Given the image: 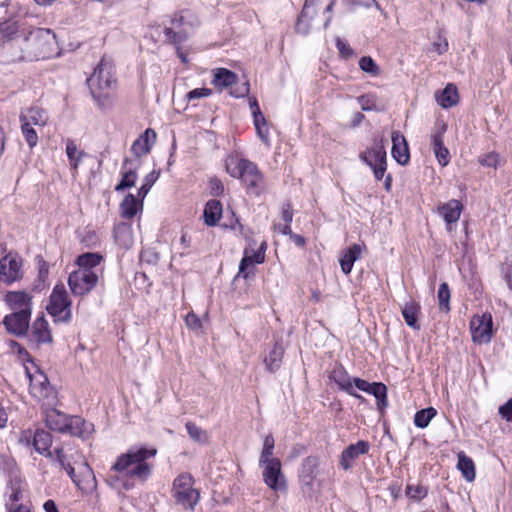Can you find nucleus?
Returning a JSON list of instances; mask_svg holds the SVG:
<instances>
[{
	"instance_id": "c03bdc74",
	"label": "nucleus",
	"mask_w": 512,
	"mask_h": 512,
	"mask_svg": "<svg viewBox=\"0 0 512 512\" xmlns=\"http://www.w3.org/2000/svg\"><path fill=\"white\" fill-rule=\"evenodd\" d=\"M159 176H160L159 170H153L150 173H148L145 176L143 183L138 190V197L144 199L147 196V194L149 193L152 186L158 180Z\"/></svg>"
},
{
	"instance_id": "39448f33",
	"label": "nucleus",
	"mask_w": 512,
	"mask_h": 512,
	"mask_svg": "<svg viewBox=\"0 0 512 512\" xmlns=\"http://www.w3.org/2000/svg\"><path fill=\"white\" fill-rule=\"evenodd\" d=\"M226 170L233 178L241 179L249 193L259 196L265 190L263 175L255 163L238 157L226 160Z\"/></svg>"
},
{
	"instance_id": "aec40b11",
	"label": "nucleus",
	"mask_w": 512,
	"mask_h": 512,
	"mask_svg": "<svg viewBox=\"0 0 512 512\" xmlns=\"http://www.w3.org/2000/svg\"><path fill=\"white\" fill-rule=\"evenodd\" d=\"M11 310L31 314L32 296L25 291H10L4 298Z\"/></svg>"
},
{
	"instance_id": "338daca9",
	"label": "nucleus",
	"mask_w": 512,
	"mask_h": 512,
	"mask_svg": "<svg viewBox=\"0 0 512 512\" xmlns=\"http://www.w3.org/2000/svg\"><path fill=\"white\" fill-rule=\"evenodd\" d=\"M210 184L213 194L220 195L223 193L224 187L218 179L211 180Z\"/></svg>"
},
{
	"instance_id": "c9c22d12",
	"label": "nucleus",
	"mask_w": 512,
	"mask_h": 512,
	"mask_svg": "<svg viewBox=\"0 0 512 512\" xmlns=\"http://www.w3.org/2000/svg\"><path fill=\"white\" fill-rule=\"evenodd\" d=\"M115 241L124 248H129L133 244L132 228L127 223H119L114 228Z\"/></svg>"
},
{
	"instance_id": "5701e85b",
	"label": "nucleus",
	"mask_w": 512,
	"mask_h": 512,
	"mask_svg": "<svg viewBox=\"0 0 512 512\" xmlns=\"http://www.w3.org/2000/svg\"><path fill=\"white\" fill-rule=\"evenodd\" d=\"M369 447V443L363 440L349 445L341 454L340 464L342 468L344 470L350 469L354 460H356L360 455L368 453Z\"/></svg>"
},
{
	"instance_id": "09e8293b",
	"label": "nucleus",
	"mask_w": 512,
	"mask_h": 512,
	"mask_svg": "<svg viewBox=\"0 0 512 512\" xmlns=\"http://www.w3.org/2000/svg\"><path fill=\"white\" fill-rule=\"evenodd\" d=\"M359 67L362 71L370 74L371 76H377L380 73L379 66L369 56H364L360 58Z\"/></svg>"
},
{
	"instance_id": "0eeeda50",
	"label": "nucleus",
	"mask_w": 512,
	"mask_h": 512,
	"mask_svg": "<svg viewBox=\"0 0 512 512\" xmlns=\"http://www.w3.org/2000/svg\"><path fill=\"white\" fill-rule=\"evenodd\" d=\"M56 461L63 468L73 483L83 494H93L97 490V480L87 462H82L76 469L67 461L62 450H55Z\"/></svg>"
},
{
	"instance_id": "052dcab7",
	"label": "nucleus",
	"mask_w": 512,
	"mask_h": 512,
	"mask_svg": "<svg viewBox=\"0 0 512 512\" xmlns=\"http://www.w3.org/2000/svg\"><path fill=\"white\" fill-rule=\"evenodd\" d=\"M352 383H353V388L356 387L357 389L364 391L366 393H368V390L371 385V383L367 382L366 380L360 379V378H353Z\"/></svg>"
},
{
	"instance_id": "774afa93",
	"label": "nucleus",
	"mask_w": 512,
	"mask_h": 512,
	"mask_svg": "<svg viewBox=\"0 0 512 512\" xmlns=\"http://www.w3.org/2000/svg\"><path fill=\"white\" fill-rule=\"evenodd\" d=\"M8 512H30V508L26 504H20L17 507L7 508Z\"/></svg>"
},
{
	"instance_id": "4468645a",
	"label": "nucleus",
	"mask_w": 512,
	"mask_h": 512,
	"mask_svg": "<svg viewBox=\"0 0 512 512\" xmlns=\"http://www.w3.org/2000/svg\"><path fill=\"white\" fill-rule=\"evenodd\" d=\"M19 443L27 447L32 445L38 453L52 457V452L50 451L52 437L49 432L43 429H36L35 431L31 429L23 430L19 436Z\"/></svg>"
},
{
	"instance_id": "864d4df0",
	"label": "nucleus",
	"mask_w": 512,
	"mask_h": 512,
	"mask_svg": "<svg viewBox=\"0 0 512 512\" xmlns=\"http://www.w3.org/2000/svg\"><path fill=\"white\" fill-rule=\"evenodd\" d=\"M255 129H256L257 136L260 138V140L267 147H270L271 141H270V132H269L268 124L256 126Z\"/></svg>"
},
{
	"instance_id": "a878e982",
	"label": "nucleus",
	"mask_w": 512,
	"mask_h": 512,
	"mask_svg": "<svg viewBox=\"0 0 512 512\" xmlns=\"http://www.w3.org/2000/svg\"><path fill=\"white\" fill-rule=\"evenodd\" d=\"M142 198L128 193L120 203L119 210L122 218L131 219L143 210Z\"/></svg>"
},
{
	"instance_id": "473e14b6",
	"label": "nucleus",
	"mask_w": 512,
	"mask_h": 512,
	"mask_svg": "<svg viewBox=\"0 0 512 512\" xmlns=\"http://www.w3.org/2000/svg\"><path fill=\"white\" fill-rule=\"evenodd\" d=\"M222 204L220 201L212 199L209 200L204 208L203 216L204 222L208 226H215L222 217Z\"/></svg>"
},
{
	"instance_id": "e433bc0d",
	"label": "nucleus",
	"mask_w": 512,
	"mask_h": 512,
	"mask_svg": "<svg viewBox=\"0 0 512 512\" xmlns=\"http://www.w3.org/2000/svg\"><path fill=\"white\" fill-rule=\"evenodd\" d=\"M437 103L443 108H450L458 103V91L456 86L448 84L436 98Z\"/></svg>"
},
{
	"instance_id": "dca6fc26",
	"label": "nucleus",
	"mask_w": 512,
	"mask_h": 512,
	"mask_svg": "<svg viewBox=\"0 0 512 512\" xmlns=\"http://www.w3.org/2000/svg\"><path fill=\"white\" fill-rule=\"evenodd\" d=\"M463 209V204L456 199H451L437 206V213L444 220L447 232L452 233L455 230Z\"/></svg>"
},
{
	"instance_id": "7ed1b4c3",
	"label": "nucleus",
	"mask_w": 512,
	"mask_h": 512,
	"mask_svg": "<svg viewBox=\"0 0 512 512\" xmlns=\"http://www.w3.org/2000/svg\"><path fill=\"white\" fill-rule=\"evenodd\" d=\"M103 261L104 257L95 252H86L76 258L78 269L68 277V285L73 295H87L96 287L104 275Z\"/></svg>"
},
{
	"instance_id": "0e129e2a",
	"label": "nucleus",
	"mask_w": 512,
	"mask_h": 512,
	"mask_svg": "<svg viewBox=\"0 0 512 512\" xmlns=\"http://www.w3.org/2000/svg\"><path fill=\"white\" fill-rule=\"evenodd\" d=\"M336 45L340 53L344 56H350L352 54V50L349 48V46L342 41L341 39L337 38Z\"/></svg>"
},
{
	"instance_id": "49530a36",
	"label": "nucleus",
	"mask_w": 512,
	"mask_h": 512,
	"mask_svg": "<svg viewBox=\"0 0 512 512\" xmlns=\"http://www.w3.org/2000/svg\"><path fill=\"white\" fill-rule=\"evenodd\" d=\"M22 135L30 149L38 144V134L36 128L30 127L27 123H21Z\"/></svg>"
},
{
	"instance_id": "9b49d317",
	"label": "nucleus",
	"mask_w": 512,
	"mask_h": 512,
	"mask_svg": "<svg viewBox=\"0 0 512 512\" xmlns=\"http://www.w3.org/2000/svg\"><path fill=\"white\" fill-rule=\"evenodd\" d=\"M27 374L30 379V393L42 402V407L57 405V392L49 385L46 375L38 371L35 374L27 371Z\"/></svg>"
},
{
	"instance_id": "b1692460",
	"label": "nucleus",
	"mask_w": 512,
	"mask_h": 512,
	"mask_svg": "<svg viewBox=\"0 0 512 512\" xmlns=\"http://www.w3.org/2000/svg\"><path fill=\"white\" fill-rule=\"evenodd\" d=\"M156 140V132L150 128L141 134L132 144L131 151L134 154V159H139L150 152Z\"/></svg>"
},
{
	"instance_id": "603ef678",
	"label": "nucleus",
	"mask_w": 512,
	"mask_h": 512,
	"mask_svg": "<svg viewBox=\"0 0 512 512\" xmlns=\"http://www.w3.org/2000/svg\"><path fill=\"white\" fill-rule=\"evenodd\" d=\"M448 50V42L445 38L439 36L432 44L429 49L430 52H434L438 55L445 53Z\"/></svg>"
},
{
	"instance_id": "f257e3e1",
	"label": "nucleus",
	"mask_w": 512,
	"mask_h": 512,
	"mask_svg": "<svg viewBox=\"0 0 512 512\" xmlns=\"http://www.w3.org/2000/svg\"><path fill=\"white\" fill-rule=\"evenodd\" d=\"M157 450L153 447H131L120 454L106 475V483L116 490H130L137 483L148 480L152 474L154 458Z\"/></svg>"
},
{
	"instance_id": "423d86ee",
	"label": "nucleus",
	"mask_w": 512,
	"mask_h": 512,
	"mask_svg": "<svg viewBox=\"0 0 512 512\" xmlns=\"http://www.w3.org/2000/svg\"><path fill=\"white\" fill-rule=\"evenodd\" d=\"M56 405L43 406V413L46 425L49 429L61 433H69L82 437L91 424L86 423L82 418L69 417L55 408Z\"/></svg>"
},
{
	"instance_id": "a211bd4d",
	"label": "nucleus",
	"mask_w": 512,
	"mask_h": 512,
	"mask_svg": "<svg viewBox=\"0 0 512 512\" xmlns=\"http://www.w3.org/2000/svg\"><path fill=\"white\" fill-rule=\"evenodd\" d=\"M141 166V160L139 159H125L121 168V181L116 185L115 190L117 192L122 191L126 188H131L135 185L138 178V170Z\"/></svg>"
},
{
	"instance_id": "5fc2aeb1",
	"label": "nucleus",
	"mask_w": 512,
	"mask_h": 512,
	"mask_svg": "<svg viewBox=\"0 0 512 512\" xmlns=\"http://www.w3.org/2000/svg\"><path fill=\"white\" fill-rule=\"evenodd\" d=\"M499 414L503 419L512 422V399L499 407Z\"/></svg>"
},
{
	"instance_id": "e2e57ef3",
	"label": "nucleus",
	"mask_w": 512,
	"mask_h": 512,
	"mask_svg": "<svg viewBox=\"0 0 512 512\" xmlns=\"http://www.w3.org/2000/svg\"><path fill=\"white\" fill-rule=\"evenodd\" d=\"M39 276L42 280H45L49 273V265L43 259L38 261Z\"/></svg>"
},
{
	"instance_id": "f8f14e48",
	"label": "nucleus",
	"mask_w": 512,
	"mask_h": 512,
	"mask_svg": "<svg viewBox=\"0 0 512 512\" xmlns=\"http://www.w3.org/2000/svg\"><path fill=\"white\" fill-rule=\"evenodd\" d=\"M254 246L255 242L253 240H249L244 249L243 258L239 264L237 277L248 279L250 274H253L254 265L261 264L265 261L266 243L262 242L257 250L254 249Z\"/></svg>"
},
{
	"instance_id": "a19ab883",
	"label": "nucleus",
	"mask_w": 512,
	"mask_h": 512,
	"mask_svg": "<svg viewBox=\"0 0 512 512\" xmlns=\"http://www.w3.org/2000/svg\"><path fill=\"white\" fill-rule=\"evenodd\" d=\"M437 298L439 302V309L444 313H448L450 311V298L451 293L447 283H442L439 286Z\"/></svg>"
},
{
	"instance_id": "bb28decb",
	"label": "nucleus",
	"mask_w": 512,
	"mask_h": 512,
	"mask_svg": "<svg viewBox=\"0 0 512 512\" xmlns=\"http://www.w3.org/2000/svg\"><path fill=\"white\" fill-rule=\"evenodd\" d=\"M365 245L353 244L345 249L339 259L341 270L344 274L348 275L354 265V262L361 257Z\"/></svg>"
},
{
	"instance_id": "6e6d98bb",
	"label": "nucleus",
	"mask_w": 512,
	"mask_h": 512,
	"mask_svg": "<svg viewBox=\"0 0 512 512\" xmlns=\"http://www.w3.org/2000/svg\"><path fill=\"white\" fill-rule=\"evenodd\" d=\"M274 449L262 448V452L259 458V465L270 463V461L279 460L276 457H273Z\"/></svg>"
},
{
	"instance_id": "680f3d73",
	"label": "nucleus",
	"mask_w": 512,
	"mask_h": 512,
	"mask_svg": "<svg viewBox=\"0 0 512 512\" xmlns=\"http://www.w3.org/2000/svg\"><path fill=\"white\" fill-rule=\"evenodd\" d=\"M274 229H275V231H277L283 235H291L292 234L291 226L288 223H284V222L276 223V224H274Z\"/></svg>"
},
{
	"instance_id": "37998d69",
	"label": "nucleus",
	"mask_w": 512,
	"mask_h": 512,
	"mask_svg": "<svg viewBox=\"0 0 512 512\" xmlns=\"http://www.w3.org/2000/svg\"><path fill=\"white\" fill-rule=\"evenodd\" d=\"M435 415L436 410L432 407L422 409L416 412L414 423L419 428H426Z\"/></svg>"
},
{
	"instance_id": "4be33fe9",
	"label": "nucleus",
	"mask_w": 512,
	"mask_h": 512,
	"mask_svg": "<svg viewBox=\"0 0 512 512\" xmlns=\"http://www.w3.org/2000/svg\"><path fill=\"white\" fill-rule=\"evenodd\" d=\"M20 123H27L30 127L43 128L49 120L47 112L39 107L23 109L19 116Z\"/></svg>"
},
{
	"instance_id": "c756f323",
	"label": "nucleus",
	"mask_w": 512,
	"mask_h": 512,
	"mask_svg": "<svg viewBox=\"0 0 512 512\" xmlns=\"http://www.w3.org/2000/svg\"><path fill=\"white\" fill-rule=\"evenodd\" d=\"M238 81V76L226 68L213 70L212 84L220 91L233 86Z\"/></svg>"
},
{
	"instance_id": "1a4fd4ad",
	"label": "nucleus",
	"mask_w": 512,
	"mask_h": 512,
	"mask_svg": "<svg viewBox=\"0 0 512 512\" xmlns=\"http://www.w3.org/2000/svg\"><path fill=\"white\" fill-rule=\"evenodd\" d=\"M47 312L55 322H68L71 318V301L63 284H57L49 297Z\"/></svg>"
},
{
	"instance_id": "ddd939ff",
	"label": "nucleus",
	"mask_w": 512,
	"mask_h": 512,
	"mask_svg": "<svg viewBox=\"0 0 512 512\" xmlns=\"http://www.w3.org/2000/svg\"><path fill=\"white\" fill-rule=\"evenodd\" d=\"M22 257L16 252H9L0 259V282L11 285L23 277Z\"/></svg>"
},
{
	"instance_id": "72a5a7b5",
	"label": "nucleus",
	"mask_w": 512,
	"mask_h": 512,
	"mask_svg": "<svg viewBox=\"0 0 512 512\" xmlns=\"http://www.w3.org/2000/svg\"><path fill=\"white\" fill-rule=\"evenodd\" d=\"M32 334L39 343H50L52 341V334L49 329L48 321L42 315L33 323Z\"/></svg>"
},
{
	"instance_id": "de8ad7c7",
	"label": "nucleus",
	"mask_w": 512,
	"mask_h": 512,
	"mask_svg": "<svg viewBox=\"0 0 512 512\" xmlns=\"http://www.w3.org/2000/svg\"><path fill=\"white\" fill-rule=\"evenodd\" d=\"M405 492L406 496L414 501H420L427 496V489L421 484H408Z\"/></svg>"
},
{
	"instance_id": "13d9d810",
	"label": "nucleus",
	"mask_w": 512,
	"mask_h": 512,
	"mask_svg": "<svg viewBox=\"0 0 512 512\" xmlns=\"http://www.w3.org/2000/svg\"><path fill=\"white\" fill-rule=\"evenodd\" d=\"M11 348L13 349L14 352H16L18 354L20 360L26 361L29 359V354H28L27 350L25 348H23L17 342H12Z\"/></svg>"
},
{
	"instance_id": "7c9ffc66",
	"label": "nucleus",
	"mask_w": 512,
	"mask_h": 512,
	"mask_svg": "<svg viewBox=\"0 0 512 512\" xmlns=\"http://www.w3.org/2000/svg\"><path fill=\"white\" fill-rule=\"evenodd\" d=\"M24 483L19 478H14L9 482L6 490V508L12 506L17 507L21 503L19 501L23 498Z\"/></svg>"
},
{
	"instance_id": "c85d7f7f",
	"label": "nucleus",
	"mask_w": 512,
	"mask_h": 512,
	"mask_svg": "<svg viewBox=\"0 0 512 512\" xmlns=\"http://www.w3.org/2000/svg\"><path fill=\"white\" fill-rule=\"evenodd\" d=\"M314 0H306L300 17L296 23V31L299 34L306 35L310 32L311 21L316 14Z\"/></svg>"
},
{
	"instance_id": "f3484780",
	"label": "nucleus",
	"mask_w": 512,
	"mask_h": 512,
	"mask_svg": "<svg viewBox=\"0 0 512 512\" xmlns=\"http://www.w3.org/2000/svg\"><path fill=\"white\" fill-rule=\"evenodd\" d=\"M263 468L262 476L264 483L274 491L284 490L286 481L282 473L281 461H270V463L260 465Z\"/></svg>"
},
{
	"instance_id": "58836bf2",
	"label": "nucleus",
	"mask_w": 512,
	"mask_h": 512,
	"mask_svg": "<svg viewBox=\"0 0 512 512\" xmlns=\"http://www.w3.org/2000/svg\"><path fill=\"white\" fill-rule=\"evenodd\" d=\"M66 155L69 159L71 169L77 170L80 162L82 161L83 156L85 153L78 149L76 143L68 139L66 141Z\"/></svg>"
},
{
	"instance_id": "f03ea898",
	"label": "nucleus",
	"mask_w": 512,
	"mask_h": 512,
	"mask_svg": "<svg viewBox=\"0 0 512 512\" xmlns=\"http://www.w3.org/2000/svg\"><path fill=\"white\" fill-rule=\"evenodd\" d=\"M11 47H20L19 60H39L58 55V43L55 34L49 29L36 28L28 33L17 34L10 43Z\"/></svg>"
},
{
	"instance_id": "6e6552de",
	"label": "nucleus",
	"mask_w": 512,
	"mask_h": 512,
	"mask_svg": "<svg viewBox=\"0 0 512 512\" xmlns=\"http://www.w3.org/2000/svg\"><path fill=\"white\" fill-rule=\"evenodd\" d=\"M193 485L194 479L189 473H181L173 482V497L185 509H193L199 501V491Z\"/></svg>"
},
{
	"instance_id": "4c0bfd02",
	"label": "nucleus",
	"mask_w": 512,
	"mask_h": 512,
	"mask_svg": "<svg viewBox=\"0 0 512 512\" xmlns=\"http://www.w3.org/2000/svg\"><path fill=\"white\" fill-rule=\"evenodd\" d=\"M283 354V347L279 344H275L264 359V363L269 371L275 372L280 368Z\"/></svg>"
},
{
	"instance_id": "2eb2a0df",
	"label": "nucleus",
	"mask_w": 512,
	"mask_h": 512,
	"mask_svg": "<svg viewBox=\"0 0 512 512\" xmlns=\"http://www.w3.org/2000/svg\"><path fill=\"white\" fill-rule=\"evenodd\" d=\"M492 316L488 313L475 315L470 321V331L473 342L489 343L492 338Z\"/></svg>"
},
{
	"instance_id": "69168bd1",
	"label": "nucleus",
	"mask_w": 512,
	"mask_h": 512,
	"mask_svg": "<svg viewBox=\"0 0 512 512\" xmlns=\"http://www.w3.org/2000/svg\"><path fill=\"white\" fill-rule=\"evenodd\" d=\"M8 412L4 408V406L0 403V429H5L8 423Z\"/></svg>"
},
{
	"instance_id": "6ab92c4d",
	"label": "nucleus",
	"mask_w": 512,
	"mask_h": 512,
	"mask_svg": "<svg viewBox=\"0 0 512 512\" xmlns=\"http://www.w3.org/2000/svg\"><path fill=\"white\" fill-rule=\"evenodd\" d=\"M446 126L441 124L437 127L436 131L431 135V145L438 163L444 167L450 162L449 150L444 145V134Z\"/></svg>"
},
{
	"instance_id": "412c9836",
	"label": "nucleus",
	"mask_w": 512,
	"mask_h": 512,
	"mask_svg": "<svg viewBox=\"0 0 512 512\" xmlns=\"http://www.w3.org/2000/svg\"><path fill=\"white\" fill-rule=\"evenodd\" d=\"M31 314L13 312L4 317L6 329L15 335H24L29 327Z\"/></svg>"
},
{
	"instance_id": "393cba45",
	"label": "nucleus",
	"mask_w": 512,
	"mask_h": 512,
	"mask_svg": "<svg viewBox=\"0 0 512 512\" xmlns=\"http://www.w3.org/2000/svg\"><path fill=\"white\" fill-rule=\"evenodd\" d=\"M330 380L335 382L339 389L347 392L348 394L352 395L353 397L359 399L360 401H363L364 398L360 394L355 393L353 390V383L352 378L348 375V373L345 371V369L342 366L335 367L329 376Z\"/></svg>"
},
{
	"instance_id": "a18cd8bd",
	"label": "nucleus",
	"mask_w": 512,
	"mask_h": 512,
	"mask_svg": "<svg viewBox=\"0 0 512 512\" xmlns=\"http://www.w3.org/2000/svg\"><path fill=\"white\" fill-rule=\"evenodd\" d=\"M358 104L364 111L380 110L378 99L374 94H366L357 98Z\"/></svg>"
},
{
	"instance_id": "79ce46f5",
	"label": "nucleus",
	"mask_w": 512,
	"mask_h": 512,
	"mask_svg": "<svg viewBox=\"0 0 512 512\" xmlns=\"http://www.w3.org/2000/svg\"><path fill=\"white\" fill-rule=\"evenodd\" d=\"M186 429L190 438L200 444L208 442V433L193 422L186 423Z\"/></svg>"
},
{
	"instance_id": "8fccbe9b",
	"label": "nucleus",
	"mask_w": 512,
	"mask_h": 512,
	"mask_svg": "<svg viewBox=\"0 0 512 512\" xmlns=\"http://www.w3.org/2000/svg\"><path fill=\"white\" fill-rule=\"evenodd\" d=\"M479 163L485 167L497 168L500 165V155L494 151L479 156Z\"/></svg>"
},
{
	"instance_id": "2f4dec72",
	"label": "nucleus",
	"mask_w": 512,
	"mask_h": 512,
	"mask_svg": "<svg viewBox=\"0 0 512 512\" xmlns=\"http://www.w3.org/2000/svg\"><path fill=\"white\" fill-rule=\"evenodd\" d=\"M420 304L414 300H410L401 306V314L405 323L412 329L419 330L418 315L420 313Z\"/></svg>"
},
{
	"instance_id": "3c124183",
	"label": "nucleus",
	"mask_w": 512,
	"mask_h": 512,
	"mask_svg": "<svg viewBox=\"0 0 512 512\" xmlns=\"http://www.w3.org/2000/svg\"><path fill=\"white\" fill-rule=\"evenodd\" d=\"M212 94V90L209 88H196L186 94L188 101H194L200 98L209 97Z\"/></svg>"
},
{
	"instance_id": "bf43d9fd",
	"label": "nucleus",
	"mask_w": 512,
	"mask_h": 512,
	"mask_svg": "<svg viewBox=\"0 0 512 512\" xmlns=\"http://www.w3.org/2000/svg\"><path fill=\"white\" fill-rule=\"evenodd\" d=\"M185 322L187 326L192 329H197L200 327V320L194 313H189L185 318Z\"/></svg>"
},
{
	"instance_id": "f704fd0d",
	"label": "nucleus",
	"mask_w": 512,
	"mask_h": 512,
	"mask_svg": "<svg viewBox=\"0 0 512 512\" xmlns=\"http://www.w3.org/2000/svg\"><path fill=\"white\" fill-rule=\"evenodd\" d=\"M457 468L461 472L463 478L468 482H473L476 477L475 464L471 457L464 452L458 453Z\"/></svg>"
},
{
	"instance_id": "4d7b16f0",
	"label": "nucleus",
	"mask_w": 512,
	"mask_h": 512,
	"mask_svg": "<svg viewBox=\"0 0 512 512\" xmlns=\"http://www.w3.org/2000/svg\"><path fill=\"white\" fill-rule=\"evenodd\" d=\"M281 220L284 223L291 224L293 220V212L290 204H284L281 211Z\"/></svg>"
},
{
	"instance_id": "9d476101",
	"label": "nucleus",
	"mask_w": 512,
	"mask_h": 512,
	"mask_svg": "<svg viewBox=\"0 0 512 512\" xmlns=\"http://www.w3.org/2000/svg\"><path fill=\"white\" fill-rule=\"evenodd\" d=\"M359 157L373 170L375 178L378 181L382 180L386 171V151L383 139L375 140L371 147L360 153Z\"/></svg>"
},
{
	"instance_id": "cd10ccee",
	"label": "nucleus",
	"mask_w": 512,
	"mask_h": 512,
	"mask_svg": "<svg viewBox=\"0 0 512 512\" xmlns=\"http://www.w3.org/2000/svg\"><path fill=\"white\" fill-rule=\"evenodd\" d=\"M392 156L401 165L409 161V149L406 139L399 132L392 133Z\"/></svg>"
},
{
	"instance_id": "ea45409f",
	"label": "nucleus",
	"mask_w": 512,
	"mask_h": 512,
	"mask_svg": "<svg viewBox=\"0 0 512 512\" xmlns=\"http://www.w3.org/2000/svg\"><path fill=\"white\" fill-rule=\"evenodd\" d=\"M368 393L377 399L379 409L387 406V388L383 383H371Z\"/></svg>"
},
{
	"instance_id": "20e7f679",
	"label": "nucleus",
	"mask_w": 512,
	"mask_h": 512,
	"mask_svg": "<svg viewBox=\"0 0 512 512\" xmlns=\"http://www.w3.org/2000/svg\"><path fill=\"white\" fill-rule=\"evenodd\" d=\"M87 84L94 101L100 109L105 110L113 105L116 78L114 66L110 61L105 58L101 59L87 79Z\"/></svg>"
}]
</instances>
